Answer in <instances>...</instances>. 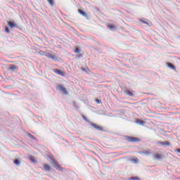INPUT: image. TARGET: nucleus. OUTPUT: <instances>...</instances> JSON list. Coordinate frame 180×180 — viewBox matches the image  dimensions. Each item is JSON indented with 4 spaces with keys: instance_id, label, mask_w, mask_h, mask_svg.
<instances>
[{
    "instance_id": "nucleus-1",
    "label": "nucleus",
    "mask_w": 180,
    "mask_h": 180,
    "mask_svg": "<svg viewBox=\"0 0 180 180\" xmlns=\"http://www.w3.org/2000/svg\"><path fill=\"white\" fill-rule=\"evenodd\" d=\"M127 141H129V143H140L141 141V139L134 137V136H125Z\"/></svg>"
},
{
    "instance_id": "nucleus-2",
    "label": "nucleus",
    "mask_w": 180,
    "mask_h": 180,
    "mask_svg": "<svg viewBox=\"0 0 180 180\" xmlns=\"http://www.w3.org/2000/svg\"><path fill=\"white\" fill-rule=\"evenodd\" d=\"M51 164L53 168H56L58 171H60V172H63L64 171V168L61 167V165L58 164V162H57L56 160H53V162H51Z\"/></svg>"
},
{
    "instance_id": "nucleus-3",
    "label": "nucleus",
    "mask_w": 180,
    "mask_h": 180,
    "mask_svg": "<svg viewBox=\"0 0 180 180\" xmlns=\"http://www.w3.org/2000/svg\"><path fill=\"white\" fill-rule=\"evenodd\" d=\"M56 89L60 91L64 95H68V91L67 89L63 86V84H58L56 86Z\"/></svg>"
},
{
    "instance_id": "nucleus-4",
    "label": "nucleus",
    "mask_w": 180,
    "mask_h": 180,
    "mask_svg": "<svg viewBox=\"0 0 180 180\" xmlns=\"http://www.w3.org/2000/svg\"><path fill=\"white\" fill-rule=\"evenodd\" d=\"M78 12L80 15H82V16H84L88 20H89V19H91V14L87 13L86 12L84 11L82 9L79 8Z\"/></svg>"
},
{
    "instance_id": "nucleus-5",
    "label": "nucleus",
    "mask_w": 180,
    "mask_h": 180,
    "mask_svg": "<svg viewBox=\"0 0 180 180\" xmlns=\"http://www.w3.org/2000/svg\"><path fill=\"white\" fill-rule=\"evenodd\" d=\"M7 24L10 29H13V27H15V29H20V27L18 25V24H16V22H15L13 20L8 21Z\"/></svg>"
},
{
    "instance_id": "nucleus-6",
    "label": "nucleus",
    "mask_w": 180,
    "mask_h": 180,
    "mask_svg": "<svg viewBox=\"0 0 180 180\" xmlns=\"http://www.w3.org/2000/svg\"><path fill=\"white\" fill-rule=\"evenodd\" d=\"M90 126H92L96 130H98V131H105V129H103V127L94 123V122H90Z\"/></svg>"
},
{
    "instance_id": "nucleus-7",
    "label": "nucleus",
    "mask_w": 180,
    "mask_h": 180,
    "mask_svg": "<svg viewBox=\"0 0 180 180\" xmlns=\"http://www.w3.org/2000/svg\"><path fill=\"white\" fill-rule=\"evenodd\" d=\"M45 56L47 58H51V60H53V61H58V58L54 53H46Z\"/></svg>"
},
{
    "instance_id": "nucleus-8",
    "label": "nucleus",
    "mask_w": 180,
    "mask_h": 180,
    "mask_svg": "<svg viewBox=\"0 0 180 180\" xmlns=\"http://www.w3.org/2000/svg\"><path fill=\"white\" fill-rule=\"evenodd\" d=\"M53 72L58 74V75H60V77H65V72L60 69H54Z\"/></svg>"
},
{
    "instance_id": "nucleus-9",
    "label": "nucleus",
    "mask_w": 180,
    "mask_h": 180,
    "mask_svg": "<svg viewBox=\"0 0 180 180\" xmlns=\"http://www.w3.org/2000/svg\"><path fill=\"white\" fill-rule=\"evenodd\" d=\"M45 172H50L53 168L49 164H44V168L42 169Z\"/></svg>"
},
{
    "instance_id": "nucleus-10",
    "label": "nucleus",
    "mask_w": 180,
    "mask_h": 180,
    "mask_svg": "<svg viewBox=\"0 0 180 180\" xmlns=\"http://www.w3.org/2000/svg\"><path fill=\"white\" fill-rule=\"evenodd\" d=\"M19 68L15 65H10L9 68H8V71H11L12 72H15V71H18Z\"/></svg>"
},
{
    "instance_id": "nucleus-11",
    "label": "nucleus",
    "mask_w": 180,
    "mask_h": 180,
    "mask_svg": "<svg viewBox=\"0 0 180 180\" xmlns=\"http://www.w3.org/2000/svg\"><path fill=\"white\" fill-rule=\"evenodd\" d=\"M158 144H159L160 146H163V147H169V146H171V143H169V141L162 142L160 141L158 142Z\"/></svg>"
},
{
    "instance_id": "nucleus-12",
    "label": "nucleus",
    "mask_w": 180,
    "mask_h": 180,
    "mask_svg": "<svg viewBox=\"0 0 180 180\" xmlns=\"http://www.w3.org/2000/svg\"><path fill=\"white\" fill-rule=\"evenodd\" d=\"M124 94H126L129 96H134V91H130V90L127 89H124Z\"/></svg>"
},
{
    "instance_id": "nucleus-13",
    "label": "nucleus",
    "mask_w": 180,
    "mask_h": 180,
    "mask_svg": "<svg viewBox=\"0 0 180 180\" xmlns=\"http://www.w3.org/2000/svg\"><path fill=\"white\" fill-rule=\"evenodd\" d=\"M135 123H136V124H139L140 126H144V124H146V121L141 119H136Z\"/></svg>"
},
{
    "instance_id": "nucleus-14",
    "label": "nucleus",
    "mask_w": 180,
    "mask_h": 180,
    "mask_svg": "<svg viewBox=\"0 0 180 180\" xmlns=\"http://www.w3.org/2000/svg\"><path fill=\"white\" fill-rule=\"evenodd\" d=\"M167 67H169V68H171V70H176V69L175 65L174 64H172V63L167 62Z\"/></svg>"
},
{
    "instance_id": "nucleus-15",
    "label": "nucleus",
    "mask_w": 180,
    "mask_h": 180,
    "mask_svg": "<svg viewBox=\"0 0 180 180\" xmlns=\"http://www.w3.org/2000/svg\"><path fill=\"white\" fill-rule=\"evenodd\" d=\"M155 160H162V155L160 153H155L154 155Z\"/></svg>"
},
{
    "instance_id": "nucleus-16",
    "label": "nucleus",
    "mask_w": 180,
    "mask_h": 180,
    "mask_svg": "<svg viewBox=\"0 0 180 180\" xmlns=\"http://www.w3.org/2000/svg\"><path fill=\"white\" fill-rule=\"evenodd\" d=\"M21 161H22V159H15L14 160H13V163L15 164V165H18V166H19V165H20V162H21Z\"/></svg>"
},
{
    "instance_id": "nucleus-17",
    "label": "nucleus",
    "mask_w": 180,
    "mask_h": 180,
    "mask_svg": "<svg viewBox=\"0 0 180 180\" xmlns=\"http://www.w3.org/2000/svg\"><path fill=\"white\" fill-rule=\"evenodd\" d=\"M141 23L143 25H147L148 26H151V22L147 21V20H141Z\"/></svg>"
},
{
    "instance_id": "nucleus-18",
    "label": "nucleus",
    "mask_w": 180,
    "mask_h": 180,
    "mask_svg": "<svg viewBox=\"0 0 180 180\" xmlns=\"http://www.w3.org/2000/svg\"><path fill=\"white\" fill-rule=\"evenodd\" d=\"M27 137H30V139H32V140H34L35 141H37V138H35L34 136L32 135L30 133H27Z\"/></svg>"
},
{
    "instance_id": "nucleus-19",
    "label": "nucleus",
    "mask_w": 180,
    "mask_h": 180,
    "mask_svg": "<svg viewBox=\"0 0 180 180\" xmlns=\"http://www.w3.org/2000/svg\"><path fill=\"white\" fill-rule=\"evenodd\" d=\"M29 160H30V161H31V162H34V164H36V162H37L36 161V159H34V157L32 155L29 157Z\"/></svg>"
},
{
    "instance_id": "nucleus-20",
    "label": "nucleus",
    "mask_w": 180,
    "mask_h": 180,
    "mask_svg": "<svg viewBox=\"0 0 180 180\" xmlns=\"http://www.w3.org/2000/svg\"><path fill=\"white\" fill-rule=\"evenodd\" d=\"M108 29H110V30H112V29H116V26H115V25L112 24H109L108 25Z\"/></svg>"
},
{
    "instance_id": "nucleus-21",
    "label": "nucleus",
    "mask_w": 180,
    "mask_h": 180,
    "mask_svg": "<svg viewBox=\"0 0 180 180\" xmlns=\"http://www.w3.org/2000/svg\"><path fill=\"white\" fill-rule=\"evenodd\" d=\"M82 118L84 119V120H85V122H86L89 123V124H91V123H92V122L89 121V120H88V118H86V117H85V115H83V116H82Z\"/></svg>"
},
{
    "instance_id": "nucleus-22",
    "label": "nucleus",
    "mask_w": 180,
    "mask_h": 180,
    "mask_svg": "<svg viewBox=\"0 0 180 180\" xmlns=\"http://www.w3.org/2000/svg\"><path fill=\"white\" fill-rule=\"evenodd\" d=\"M47 1L49 2V5H51V6H54V0H47Z\"/></svg>"
},
{
    "instance_id": "nucleus-23",
    "label": "nucleus",
    "mask_w": 180,
    "mask_h": 180,
    "mask_svg": "<svg viewBox=\"0 0 180 180\" xmlns=\"http://www.w3.org/2000/svg\"><path fill=\"white\" fill-rule=\"evenodd\" d=\"M74 52L76 53V54H79V53H81V49L79 48H76L75 50H74Z\"/></svg>"
},
{
    "instance_id": "nucleus-24",
    "label": "nucleus",
    "mask_w": 180,
    "mask_h": 180,
    "mask_svg": "<svg viewBox=\"0 0 180 180\" xmlns=\"http://www.w3.org/2000/svg\"><path fill=\"white\" fill-rule=\"evenodd\" d=\"M129 180H140L139 176H131L129 179Z\"/></svg>"
},
{
    "instance_id": "nucleus-25",
    "label": "nucleus",
    "mask_w": 180,
    "mask_h": 180,
    "mask_svg": "<svg viewBox=\"0 0 180 180\" xmlns=\"http://www.w3.org/2000/svg\"><path fill=\"white\" fill-rule=\"evenodd\" d=\"M142 153H143V154H145L146 155H150V154H151V152H150V150H144Z\"/></svg>"
},
{
    "instance_id": "nucleus-26",
    "label": "nucleus",
    "mask_w": 180,
    "mask_h": 180,
    "mask_svg": "<svg viewBox=\"0 0 180 180\" xmlns=\"http://www.w3.org/2000/svg\"><path fill=\"white\" fill-rule=\"evenodd\" d=\"M5 32L8 34L11 33V30H9L8 27H5Z\"/></svg>"
},
{
    "instance_id": "nucleus-27",
    "label": "nucleus",
    "mask_w": 180,
    "mask_h": 180,
    "mask_svg": "<svg viewBox=\"0 0 180 180\" xmlns=\"http://www.w3.org/2000/svg\"><path fill=\"white\" fill-rule=\"evenodd\" d=\"M82 57H83L82 53H79V55H76V58H81Z\"/></svg>"
},
{
    "instance_id": "nucleus-28",
    "label": "nucleus",
    "mask_w": 180,
    "mask_h": 180,
    "mask_svg": "<svg viewBox=\"0 0 180 180\" xmlns=\"http://www.w3.org/2000/svg\"><path fill=\"white\" fill-rule=\"evenodd\" d=\"M96 103H102V101L101 100V99H99V98H96Z\"/></svg>"
},
{
    "instance_id": "nucleus-29",
    "label": "nucleus",
    "mask_w": 180,
    "mask_h": 180,
    "mask_svg": "<svg viewBox=\"0 0 180 180\" xmlns=\"http://www.w3.org/2000/svg\"><path fill=\"white\" fill-rule=\"evenodd\" d=\"M49 158H50V160H51V162H53V161H54V160H56V159L54 158V156H53V155H50V156H49Z\"/></svg>"
},
{
    "instance_id": "nucleus-30",
    "label": "nucleus",
    "mask_w": 180,
    "mask_h": 180,
    "mask_svg": "<svg viewBox=\"0 0 180 180\" xmlns=\"http://www.w3.org/2000/svg\"><path fill=\"white\" fill-rule=\"evenodd\" d=\"M132 161H133L134 162H138L139 159H138L137 158H136L132 159Z\"/></svg>"
},
{
    "instance_id": "nucleus-31",
    "label": "nucleus",
    "mask_w": 180,
    "mask_h": 180,
    "mask_svg": "<svg viewBox=\"0 0 180 180\" xmlns=\"http://www.w3.org/2000/svg\"><path fill=\"white\" fill-rule=\"evenodd\" d=\"M176 153H179L180 154V148L176 149Z\"/></svg>"
},
{
    "instance_id": "nucleus-32",
    "label": "nucleus",
    "mask_w": 180,
    "mask_h": 180,
    "mask_svg": "<svg viewBox=\"0 0 180 180\" xmlns=\"http://www.w3.org/2000/svg\"><path fill=\"white\" fill-rule=\"evenodd\" d=\"M74 106H75V108H78V106H77V105H75V103Z\"/></svg>"
}]
</instances>
